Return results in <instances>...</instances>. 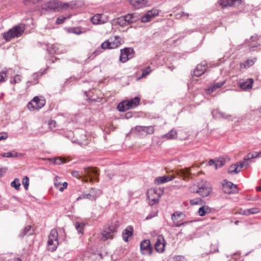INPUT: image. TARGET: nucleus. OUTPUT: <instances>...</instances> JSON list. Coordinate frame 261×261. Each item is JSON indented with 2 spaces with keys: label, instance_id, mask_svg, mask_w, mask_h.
Listing matches in <instances>:
<instances>
[{
  "label": "nucleus",
  "instance_id": "9b49d317",
  "mask_svg": "<svg viewBox=\"0 0 261 261\" xmlns=\"http://www.w3.org/2000/svg\"><path fill=\"white\" fill-rule=\"evenodd\" d=\"M134 130L140 135H151L154 133V128L152 126H137Z\"/></svg>",
  "mask_w": 261,
  "mask_h": 261
},
{
  "label": "nucleus",
  "instance_id": "ea45409f",
  "mask_svg": "<svg viewBox=\"0 0 261 261\" xmlns=\"http://www.w3.org/2000/svg\"><path fill=\"white\" fill-rule=\"evenodd\" d=\"M11 186L12 187L14 188L16 190L19 189L20 186L19 179L17 178H15L14 179V180L11 183Z\"/></svg>",
  "mask_w": 261,
  "mask_h": 261
},
{
  "label": "nucleus",
  "instance_id": "774afa93",
  "mask_svg": "<svg viewBox=\"0 0 261 261\" xmlns=\"http://www.w3.org/2000/svg\"><path fill=\"white\" fill-rule=\"evenodd\" d=\"M253 156L251 154V153H248L247 155V156L246 157V160H250L251 159H253Z\"/></svg>",
  "mask_w": 261,
  "mask_h": 261
},
{
  "label": "nucleus",
  "instance_id": "2eb2a0df",
  "mask_svg": "<svg viewBox=\"0 0 261 261\" xmlns=\"http://www.w3.org/2000/svg\"><path fill=\"white\" fill-rule=\"evenodd\" d=\"M225 183L223 184V190L224 192L227 194H231L237 192V186L232 182L225 180Z\"/></svg>",
  "mask_w": 261,
  "mask_h": 261
},
{
  "label": "nucleus",
  "instance_id": "69168bd1",
  "mask_svg": "<svg viewBox=\"0 0 261 261\" xmlns=\"http://www.w3.org/2000/svg\"><path fill=\"white\" fill-rule=\"evenodd\" d=\"M184 16H186L188 17L189 16V14L188 13H185L184 12H182L181 13L177 14V15H176L177 18L181 17Z\"/></svg>",
  "mask_w": 261,
  "mask_h": 261
},
{
  "label": "nucleus",
  "instance_id": "7ed1b4c3",
  "mask_svg": "<svg viewBox=\"0 0 261 261\" xmlns=\"http://www.w3.org/2000/svg\"><path fill=\"white\" fill-rule=\"evenodd\" d=\"M24 31V26L18 25L10 29L8 31L3 34V38L6 41H9L14 37H19Z\"/></svg>",
  "mask_w": 261,
  "mask_h": 261
},
{
  "label": "nucleus",
  "instance_id": "8fccbe9b",
  "mask_svg": "<svg viewBox=\"0 0 261 261\" xmlns=\"http://www.w3.org/2000/svg\"><path fill=\"white\" fill-rule=\"evenodd\" d=\"M201 199L200 198H195L191 199L190 201V203L191 205H198L201 203Z\"/></svg>",
  "mask_w": 261,
  "mask_h": 261
},
{
  "label": "nucleus",
  "instance_id": "603ef678",
  "mask_svg": "<svg viewBox=\"0 0 261 261\" xmlns=\"http://www.w3.org/2000/svg\"><path fill=\"white\" fill-rule=\"evenodd\" d=\"M256 61V59L255 58L250 59H248L246 61V64H247L248 66H252L255 63Z\"/></svg>",
  "mask_w": 261,
  "mask_h": 261
},
{
  "label": "nucleus",
  "instance_id": "4468645a",
  "mask_svg": "<svg viewBox=\"0 0 261 261\" xmlns=\"http://www.w3.org/2000/svg\"><path fill=\"white\" fill-rule=\"evenodd\" d=\"M165 245L166 243L164 237L162 235L159 236L154 244L156 251L160 253L163 252L165 250Z\"/></svg>",
  "mask_w": 261,
  "mask_h": 261
},
{
  "label": "nucleus",
  "instance_id": "58836bf2",
  "mask_svg": "<svg viewBox=\"0 0 261 261\" xmlns=\"http://www.w3.org/2000/svg\"><path fill=\"white\" fill-rule=\"evenodd\" d=\"M43 73L36 72L34 73L32 76L34 80V81H29L28 83H32L33 84H36L38 83L37 80L42 75Z\"/></svg>",
  "mask_w": 261,
  "mask_h": 261
},
{
  "label": "nucleus",
  "instance_id": "0e129e2a",
  "mask_svg": "<svg viewBox=\"0 0 261 261\" xmlns=\"http://www.w3.org/2000/svg\"><path fill=\"white\" fill-rule=\"evenodd\" d=\"M7 170V168H0V177L4 175V174L6 172Z\"/></svg>",
  "mask_w": 261,
  "mask_h": 261
},
{
  "label": "nucleus",
  "instance_id": "412c9836",
  "mask_svg": "<svg viewBox=\"0 0 261 261\" xmlns=\"http://www.w3.org/2000/svg\"><path fill=\"white\" fill-rule=\"evenodd\" d=\"M174 178V176H173L164 175L163 176H159L154 179V182L157 185L163 184L168 181H171Z\"/></svg>",
  "mask_w": 261,
  "mask_h": 261
},
{
  "label": "nucleus",
  "instance_id": "5701e85b",
  "mask_svg": "<svg viewBox=\"0 0 261 261\" xmlns=\"http://www.w3.org/2000/svg\"><path fill=\"white\" fill-rule=\"evenodd\" d=\"M133 234V227L132 226L127 227L122 231V237L123 240L127 242L128 241V238L131 237Z\"/></svg>",
  "mask_w": 261,
  "mask_h": 261
},
{
  "label": "nucleus",
  "instance_id": "864d4df0",
  "mask_svg": "<svg viewBox=\"0 0 261 261\" xmlns=\"http://www.w3.org/2000/svg\"><path fill=\"white\" fill-rule=\"evenodd\" d=\"M69 18V17H59L56 20V23L57 24H61L63 23L65 19Z\"/></svg>",
  "mask_w": 261,
  "mask_h": 261
},
{
  "label": "nucleus",
  "instance_id": "c9c22d12",
  "mask_svg": "<svg viewBox=\"0 0 261 261\" xmlns=\"http://www.w3.org/2000/svg\"><path fill=\"white\" fill-rule=\"evenodd\" d=\"M115 22L117 23L119 25H120L121 27H124V26L128 25L127 23L126 19H125L124 16H121V17L118 18L115 21Z\"/></svg>",
  "mask_w": 261,
  "mask_h": 261
},
{
  "label": "nucleus",
  "instance_id": "c85d7f7f",
  "mask_svg": "<svg viewBox=\"0 0 261 261\" xmlns=\"http://www.w3.org/2000/svg\"><path fill=\"white\" fill-rule=\"evenodd\" d=\"M89 193L90 194L91 200H95L101 194L100 190L94 188L91 189Z\"/></svg>",
  "mask_w": 261,
  "mask_h": 261
},
{
  "label": "nucleus",
  "instance_id": "473e14b6",
  "mask_svg": "<svg viewBox=\"0 0 261 261\" xmlns=\"http://www.w3.org/2000/svg\"><path fill=\"white\" fill-rule=\"evenodd\" d=\"M1 155L5 158H16L18 156H21L22 154L21 153H18L17 152H7L1 154Z\"/></svg>",
  "mask_w": 261,
  "mask_h": 261
},
{
  "label": "nucleus",
  "instance_id": "ddd939ff",
  "mask_svg": "<svg viewBox=\"0 0 261 261\" xmlns=\"http://www.w3.org/2000/svg\"><path fill=\"white\" fill-rule=\"evenodd\" d=\"M159 10L156 9H152L148 11L143 16L141 17V21L144 23L150 21L152 18L158 15Z\"/></svg>",
  "mask_w": 261,
  "mask_h": 261
},
{
  "label": "nucleus",
  "instance_id": "6ab92c4d",
  "mask_svg": "<svg viewBox=\"0 0 261 261\" xmlns=\"http://www.w3.org/2000/svg\"><path fill=\"white\" fill-rule=\"evenodd\" d=\"M127 23L130 24L134 22H136L140 19V17L137 13H130L124 16Z\"/></svg>",
  "mask_w": 261,
  "mask_h": 261
},
{
  "label": "nucleus",
  "instance_id": "3c124183",
  "mask_svg": "<svg viewBox=\"0 0 261 261\" xmlns=\"http://www.w3.org/2000/svg\"><path fill=\"white\" fill-rule=\"evenodd\" d=\"M102 48H101V46L98 47L93 52L91 56H93L92 58H94L97 55H99L100 53H102Z\"/></svg>",
  "mask_w": 261,
  "mask_h": 261
},
{
  "label": "nucleus",
  "instance_id": "dca6fc26",
  "mask_svg": "<svg viewBox=\"0 0 261 261\" xmlns=\"http://www.w3.org/2000/svg\"><path fill=\"white\" fill-rule=\"evenodd\" d=\"M63 5L65 7V10L73 9L82 7L84 5V3L83 1H74L70 3H65V4Z\"/></svg>",
  "mask_w": 261,
  "mask_h": 261
},
{
  "label": "nucleus",
  "instance_id": "e433bc0d",
  "mask_svg": "<svg viewBox=\"0 0 261 261\" xmlns=\"http://www.w3.org/2000/svg\"><path fill=\"white\" fill-rule=\"evenodd\" d=\"M178 175L183 176L184 178L188 177L190 174V169L186 168L180 170L178 172Z\"/></svg>",
  "mask_w": 261,
  "mask_h": 261
},
{
  "label": "nucleus",
  "instance_id": "e2e57ef3",
  "mask_svg": "<svg viewBox=\"0 0 261 261\" xmlns=\"http://www.w3.org/2000/svg\"><path fill=\"white\" fill-rule=\"evenodd\" d=\"M67 185L68 184L66 182H64L63 184H62L61 187H60V191H63L64 189L67 188Z\"/></svg>",
  "mask_w": 261,
  "mask_h": 261
},
{
  "label": "nucleus",
  "instance_id": "338daca9",
  "mask_svg": "<svg viewBox=\"0 0 261 261\" xmlns=\"http://www.w3.org/2000/svg\"><path fill=\"white\" fill-rule=\"evenodd\" d=\"M208 164L210 166L215 165L216 167V159H212L209 161Z\"/></svg>",
  "mask_w": 261,
  "mask_h": 261
},
{
  "label": "nucleus",
  "instance_id": "f257e3e1",
  "mask_svg": "<svg viewBox=\"0 0 261 261\" xmlns=\"http://www.w3.org/2000/svg\"><path fill=\"white\" fill-rule=\"evenodd\" d=\"M118 227L119 222L115 221L108 227L105 228L101 232V240L105 241L108 239H113Z\"/></svg>",
  "mask_w": 261,
  "mask_h": 261
},
{
  "label": "nucleus",
  "instance_id": "f8f14e48",
  "mask_svg": "<svg viewBox=\"0 0 261 261\" xmlns=\"http://www.w3.org/2000/svg\"><path fill=\"white\" fill-rule=\"evenodd\" d=\"M121 54L119 58V60L122 62H126L129 59L132 58V54L134 53L133 48L131 47L125 48L121 49Z\"/></svg>",
  "mask_w": 261,
  "mask_h": 261
},
{
  "label": "nucleus",
  "instance_id": "a18cd8bd",
  "mask_svg": "<svg viewBox=\"0 0 261 261\" xmlns=\"http://www.w3.org/2000/svg\"><path fill=\"white\" fill-rule=\"evenodd\" d=\"M84 224L79 222H76L75 224V228L77 231L80 233H83Z\"/></svg>",
  "mask_w": 261,
  "mask_h": 261
},
{
  "label": "nucleus",
  "instance_id": "39448f33",
  "mask_svg": "<svg viewBox=\"0 0 261 261\" xmlns=\"http://www.w3.org/2000/svg\"><path fill=\"white\" fill-rule=\"evenodd\" d=\"M59 245L58 233L56 229L51 230L47 241L48 250L52 252L55 251Z\"/></svg>",
  "mask_w": 261,
  "mask_h": 261
},
{
  "label": "nucleus",
  "instance_id": "a211bd4d",
  "mask_svg": "<svg viewBox=\"0 0 261 261\" xmlns=\"http://www.w3.org/2000/svg\"><path fill=\"white\" fill-rule=\"evenodd\" d=\"M104 17L105 16L103 15L97 14L93 16L91 18V20L94 24L104 23L107 21V18Z\"/></svg>",
  "mask_w": 261,
  "mask_h": 261
},
{
  "label": "nucleus",
  "instance_id": "13d9d810",
  "mask_svg": "<svg viewBox=\"0 0 261 261\" xmlns=\"http://www.w3.org/2000/svg\"><path fill=\"white\" fill-rule=\"evenodd\" d=\"M20 81H21V79H20V76L19 75H16L14 76L13 81H11L10 82L11 83L16 84V83H19Z\"/></svg>",
  "mask_w": 261,
  "mask_h": 261
},
{
  "label": "nucleus",
  "instance_id": "c756f323",
  "mask_svg": "<svg viewBox=\"0 0 261 261\" xmlns=\"http://www.w3.org/2000/svg\"><path fill=\"white\" fill-rule=\"evenodd\" d=\"M33 233V230L31 225H28L25 227L22 231L19 234V237L23 238L27 235H31Z\"/></svg>",
  "mask_w": 261,
  "mask_h": 261
},
{
  "label": "nucleus",
  "instance_id": "052dcab7",
  "mask_svg": "<svg viewBox=\"0 0 261 261\" xmlns=\"http://www.w3.org/2000/svg\"><path fill=\"white\" fill-rule=\"evenodd\" d=\"M58 177H56L54 182V185L56 188L58 189L60 191V187L61 186V184L60 182H58Z\"/></svg>",
  "mask_w": 261,
  "mask_h": 261
},
{
  "label": "nucleus",
  "instance_id": "4d7b16f0",
  "mask_svg": "<svg viewBox=\"0 0 261 261\" xmlns=\"http://www.w3.org/2000/svg\"><path fill=\"white\" fill-rule=\"evenodd\" d=\"M158 212L156 211L151 212L150 214H149L146 217V220H149L153 217L156 216L157 215Z\"/></svg>",
  "mask_w": 261,
  "mask_h": 261
},
{
  "label": "nucleus",
  "instance_id": "423d86ee",
  "mask_svg": "<svg viewBox=\"0 0 261 261\" xmlns=\"http://www.w3.org/2000/svg\"><path fill=\"white\" fill-rule=\"evenodd\" d=\"M197 187L198 189L196 191V193L202 197L209 196L212 192V188L210 184L205 180H202L199 182Z\"/></svg>",
  "mask_w": 261,
  "mask_h": 261
},
{
  "label": "nucleus",
  "instance_id": "7c9ffc66",
  "mask_svg": "<svg viewBox=\"0 0 261 261\" xmlns=\"http://www.w3.org/2000/svg\"><path fill=\"white\" fill-rule=\"evenodd\" d=\"M177 132L175 130L172 129L167 134L163 135L162 137V138H166L167 139H173L177 138Z\"/></svg>",
  "mask_w": 261,
  "mask_h": 261
},
{
  "label": "nucleus",
  "instance_id": "de8ad7c7",
  "mask_svg": "<svg viewBox=\"0 0 261 261\" xmlns=\"http://www.w3.org/2000/svg\"><path fill=\"white\" fill-rule=\"evenodd\" d=\"M151 72V68L150 66H148L145 69L142 70V73L141 77H144L146 75L149 74Z\"/></svg>",
  "mask_w": 261,
  "mask_h": 261
},
{
  "label": "nucleus",
  "instance_id": "4c0bfd02",
  "mask_svg": "<svg viewBox=\"0 0 261 261\" xmlns=\"http://www.w3.org/2000/svg\"><path fill=\"white\" fill-rule=\"evenodd\" d=\"M210 211L208 206H202L199 208L198 214L200 216H204Z\"/></svg>",
  "mask_w": 261,
  "mask_h": 261
},
{
  "label": "nucleus",
  "instance_id": "bb28decb",
  "mask_svg": "<svg viewBox=\"0 0 261 261\" xmlns=\"http://www.w3.org/2000/svg\"><path fill=\"white\" fill-rule=\"evenodd\" d=\"M237 0H220L219 4L222 8L235 5Z\"/></svg>",
  "mask_w": 261,
  "mask_h": 261
},
{
  "label": "nucleus",
  "instance_id": "5fc2aeb1",
  "mask_svg": "<svg viewBox=\"0 0 261 261\" xmlns=\"http://www.w3.org/2000/svg\"><path fill=\"white\" fill-rule=\"evenodd\" d=\"M6 77V72L5 71H0V83L5 81Z\"/></svg>",
  "mask_w": 261,
  "mask_h": 261
},
{
  "label": "nucleus",
  "instance_id": "0eeeda50",
  "mask_svg": "<svg viewBox=\"0 0 261 261\" xmlns=\"http://www.w3.org/2000/svg\"><path fill=\"white\" fill-rule=\"evenodd\" d=\"M62 3L59 1H53L46 3L42 8V11L55 12L59 11V9H65V7Z\"/></svg>",
  "mask_w": 261,
  "mask_h": 261
},
{
  "label": "nucleus",
  "instance_id": "6e6d98bb",
  "mask_svg": "<svg viewBox=\"0 0 261 261\" xmlns=\"http://www.w3.org/2000/svg\"><path fill=\"white\" fill-rule=\"evenodd\" d=\"M54 161V164L55 165H60L62 163H63V161H62V159L60 158H57L55 159H51Z\"/></svg>",
  "mask_w": 261,
  "mask_h": 261
},
{
  "label": "nucleus",
  "instance_id": "680f3d73",
  "mask_svg": "<svg viewBox=\"0 0 261 261\" xmlns=\"http://www.w3.org/2000/svg\"><path fill=\"white\" fill-rule=\"evenodd\" d=\"M8 136L6 133H0V141L7 139Z\"/></svg>",
  "mask_w": 261,
  "mask_h": 261
},
{
  "label": "nucleus",
  "instance_id": "49530a36",
  "mask_svg": "<svg viewBox=\"0 0 261 261\" xmlns=\"http://www.w3.org/2000/svg\"><path fill=\"white\" fill-rule=\"evenodd\" d=\"M22 184L24 189L27 190L29 185V178L27 176H25L22 179Z\"/></svg>",
  "mask_w": 261,
  "mask_h": 261
},
{
  "label": "nucleus",
  "instance_id": "6e6552de",
  "mask_svg": "<svg viewBox=\"0 0 261 261\" xmlns=\"http://www.w3.org/2000/svg\"><path fill=\"white\" fill-rule=\"evenodd\" d=\"M45 104V100L44 99L36 96L28 103V107L30 110H39L42 108Z\"/></svg>",
  "mask_w": 261,
  "mask_h": 261
},
{
  "label": "nucleus",
  "instance_id": "b1692460",
  "mask_svg": "<svg viewBox=\"0 0 261 261\" xmlns=\"http://www.w3.org/2000/svg\"><path fill=\"white\" fill-rule=\"evenodd\" d=\"M261 45V39L256 35L251 36L249 42V46L251 47H256Z\"/></svg>",
  "mask_w": 261,
  "mask_h": 261
},
{
  "label": "nucleus",
  "instance_id": "1a4fd4ad",
  "mask_svg": "<svg viewBox=\"0 0 261 261\" xmlns=\"http://www.w3.org/2000/svg\"><path fill=\"white\" fill-rule=\"evenodd\" d=\"M140 250L143 255H150L152 254L153 249L149 240H144L141 242Z\"/></svg>",
  "mask_w": 261,
  "mask_h": 261
},
{
  "label": "nucleus",
  "instance_id": "37998d69",
  "mask_svg": "<svg viewBox=\"0 0 261 261\" xmlns=\"http://www.w3.org/2000/svg\"><path fill=\"white\" fill-rule=\"evenodd\" d=\"M234 84L243 90H245V81L243 80L239 79V80H237L236 83Z\"/></svg>",
  "mask_w": 261,
  "mask_h": 261
},
{
  "label": "nucleus",
  "instance_id": "2f4dec72",
  "mask_svg": "<svg viewBox=\"0 0 261 261\" xmlns=\"http://www.w3.org/2000/svg\"><path fill=\"white\" fill-rule=\"evenodd\" d=\"M212 113L214 116L218 118L228 119L231 117V116L228 114H226L225 113H223L222 112L213 111Z\"/></svg>",
  "mask_w": 261,
  "mask_h": 261
},
{
  "label": "nucleus",
  "instance_id": "393cba45",
  "mask_svg": "<svg viewBox=\"0 0 261 261\" xmlns=\"http://www.w3.org/2000/svg\"><path fill=\"white\" fill-rule=\"evenodd\" d=\"M226 83L225 81L212 84L210 87L206 90L207 93H211L216 90L217 89L221 88Z\"/></svg>",
  "mask_w": 261,
  "mask_h": 261
},
{
  "label": "nucleus",
  "instance_id": "a19ab883",
  "mask_svg": "<svg viewBox=\"0 0 261 261\" xmlns=\"http://www.w3.org/2000/svg\"><path fill=\"white\" fill-rule=\"evenodd\" d=\"M102 49H112L110 45V40H107L104 41L100 45Z\"/></svg>",
  "mask_w": 261,
  "mask_h": 261
},
{
  "label": "nucleus",
  "instance_id": "79ce46f5",
  "mask_svg": "<svg viewBox=\"0 0 261 261\" xmlns=\"http://www.w3.org/2000/svg\"><path fill=\"white\" fill-rule=\"evenodd\" d=\"M253 83V79H248L246 81V90L251 89L252 88Z\"/></svg>",
  "mask_w": 261,
  "mask_h": 261
},
{
  "label": "nucleus",
  "instance_id": "72a5a7b5",
  "mask_svg": "<svg viewBox=\"0 0 261 261\" xmlns=\"http://www.w3.org/2000/svg\"><path fill=\"white\" fill-rule=\"evenodd\" d=\"M216 159V169L223 166L226 162V158L220 157Z\"/></svg>",
  "mask_w": 261,
  "mask_h": 261
},
{
  "label": "nucleus",
  "instance_id": "4be33fe9",
  "mask_svg": "<svg viewBox=\"0 0 261 261\" xmlns=\"http://www.w3.org/2000/svg\"><path fill=\"white\" fill-rule=\"evenodd\" d=\"M206 64L205 63L198 64L193 72V75L196 76H201L206 70Z\"/></svg>",
  "mask_w": 261,
  "mask_h": 261
},
{
  "label": "nucleus",
  "instance_id": "c03bdc74",
  "mask_svg": "<svg viewBox=\"0 0 261 261\" xmlns=\"http://www.w3.org/2000/svg\"><path fill=\"white\" fill-rule=\"evenodd\" d=\"M83 199H88L91 200L90 194H89V193H83L81 195L76 198V201H79Z\"/></svg>",
  "mask_w": 261,
  "mask_h": 261
},
{
  "label": "nucleus",
  "instance_id": "f3484780",
  "mask_svg": "<svg viewBox=\"0 0 261 261\" xmlns=\"http://www.w3.org/2000/svg\"><path fill=\"white\" fill-rule=\"evenodd\" d=\"M128 2L132 6L136 9L143 8L148 5L147 0H128Z\"/></svg>",
  "mask_w": 261,
  "mask_h": 261
},
{
  "label": "nucleus",
  "instance_id": "bf43d9fd",
  "mask_svg": "<svg viewBox=\"0 0 261 261\" xmlns=\"http://www.w3.org/2000/svg\"><path fill=\"white\" fill-rule=\"evenodd\" d=\"M56 121L55 120H51L48 122V126L49 128L53 129L56 126Z\"/></svg>",
  "mask_w": 261,
  "mask_h": 261
},
{
  "label": "nucleus",
  "instance_id": "f704fd0d",
  "mask_svg": "<svg viewBox=\"0 0 261 261\" xmlns=\"http://www.w3.org/2000/svg\"><path fill=\"white\" fill-rule=\"evenodd\" d=\"M260 210L257 207H253L246 210V216L250 215L256 214L259 213Z\"/></svg>",
  "mask_w": 261,
  "mask_h": 261
},
{
  "label": "nucleus",
  "instance_id": "aec40b11",
  "mask_svg": "<svg viewBox=\"0 0 261 261\" xmlns=\"http://www.w3.org/2000/svg\"><path fill=\"white\" fill-rule=\"evenodd\" d=\"M243 166L242 163H237L230 166L228 169V173L231 174H234L239 173L242 169Z\"/></svg>",
  "mask_w": 261,
  "mask_h": 261
},
{
  "label": "nucleus",
  "instance_id": "09e8293b",
  "mask_svg": "<svg viewBox=\"0 0 261 261\" xmlns=\"http://www.w3.org/2000/svg\"><path fill=\"white\" fill-rule=\"evenodd\" d=\"M259 199V197L257 195L252 196L251 195H246V200L247 201H256Z\"/></svg>",
  "mask_w": 261,
  "mask_h": 261
},
{
  "label": "nucleus",
  "instance_id": "cd10ccee",
  "mask_svg": "<svg viewBox=\"0 0 261 261\" xmlns=\"http://www.w3.org/2000/svg\"><path fill=\"white\" fill-rule=\"evenodd\" d=\"M181 213L176 212L172 215V220L174 224V225L176 227L180 226L182 224V223H180L181 221L178 220V218L181 216Z\"/></svg>",
  "mask_w": 261,
  "mask_h": 261
},
{
  "label": "nucleus",
  "instance_id": "f03ea898",
  "mask_svg": "<svg viewBox=\"0 0 261 261\" xmlns=\"http://www.w3.org/2000/svg\"><path fill=\"white\" fill-rule=\"evenodd\" d=\"M98 175L97 171L93 168L90 167L84 168L83 170L81 172L78 171H73L72 172V175L77 178H80L84 177H89L91 179L95 178Z\"/></svg>",
  "mask_w": 261,
  "mask_h": 261
},
{
  "label": "nucleus",
  "instance_id": "9d476101",
  "mask_svg": "<svg viewBox=\"0 0 261 261\" xmlns=\"http://www.w3.org/2000/svg\"><path fill=\"white\" fill-rule=\"evenodd\" d=\"M147 197L149 201V204L152 205L158 202L160 195L156 190L150 189L147 192Z\"/></svg>",
  "mask_w": 261,
  "mask_h": 261
},
{
  "label": "nucleus",
  "instance_id": "20e7f679",
  "mask_svg": "<svg viewBox=\"0 0 261 261\" xmlns=\"http://www.w3.org/2000/svg\"><path fill=\"white\" fill-rule=\"evenodd\" d=\"M140 100L139 97H135L131 100L123 101L118 104L117 109L120 112H124L128 109L135 108L139 105Z\"/></svg>",
  "mask_w": 261,
  "mask_h": 261
},
{
  "label": "nucleus",
  "instance_id": "a878e982",
  "mask_svg": "<svg viewBox=\"0 0 261 261\" xmlns=\"http://www.w3.org/2000/svg\"><path fill=\"white\" fill-rule=\"evenodd\" d=\"M110 45L112 49L116 48L118 47L121 44V39L118 36H115L113 38H110Z\"/></svg>",
  "mask_w": 261,
  "mask_h": 261
}]
</instances>
